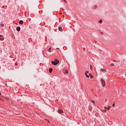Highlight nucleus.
<instances>
[{
	"label": "nucleus",
	"mask_w": 126,
	"mask_h": 126,
	"mask_svg": "<svg viewBox=\"0 0 126 126\" xmlns=\"http://www.w3.org/2000/svg\"><path fill=\"white\" fill-rule=\"evenodd\" d=\"M21 28H20V27H17L16 28V30L17 31H18V32H19V31H20Z\"/></svg>",
	"instance_id": "20e7f679"
},
{
	"label": "nucleus",
	"mask_w": 126,
	"mask_h": 126,
	"mask_svg": "<svg viewBox=\"0 0 126 126\" xmlns=\"http://www.w3.org/2000/svg\"><path fill=\"white\" fill-rule=\"evenodd\" d=\"M105 101H107V99H105Z\"/></svg>",
	"instance_id": "bb28decb"
},
{
	"label": "nucleus",
	"mask_w": 126,
	"mask_h": 126,
	"mask_svg": "<svg viewBox=\"0 0 126 126\" xmlns=\"http://www.w3.org/2000/svg\"><path fill=\"white\" fill-rule=\"evenodd\" d=\"M105 110H110V107H105Z\"/></svg>",
	"instance_id": "f8f14e48"
},
{
	"label": "nucleus",
	"mask_w": 126,
	"mask_h": 126,
	"mask_svg": "<svg viewBox=\"0 0 126 126\" xmlns=\"http://www.w3.org/2000/svg\"><path fill=\"white\" fill-rule=\"evenodd\" d=\"M92 103H95V101H94V100H92Z\"/></svg>",
	"instance_id": "aec40b11"
},
{
	"label": "nucleus",
	"mask_w": 126,
	"mask_h": 126,
	"mask_svg": "<svg viewBox=\"0 0 126 126\" xmlns=\"http://www.w3.org/2000/svg\"><path fill=\"white\" fill-rule=\"evenodd\" d=\"M99 23H100L102 24V20H100L99 21H98Z\"/></svg>",
	"instance_id": "dca6fc26"
},
{
	"label": "nucleus",
	"mask_w": 126,
	"mask_h": 126,
	"mask_svg": "<svg viewBox=\"0 0 126 126\" xmlns=\"http://www.w3.org/2000/svg\"><path fill=\"white\" fill-rule=\"evenodd\" d=\"M51 50H52L51 48H49L48 49V52H49L50 53H51L52 52Z\"/></svg>",
	"instance_id": "9b49d317"
},
{
	"label": "nucleus",
	"mask_w": 126,
	"mask_h": 126,
	"mask_svg": "<svg viewBox=\"0 0 126 126\" xmlns=\"http://www.w3.org/2000/svg\"><path fill=\"white\" fill-rule=\"evenodd\" d=\"M3 40H4L3 36L1 34H0V41H3Z\"/></svg>",
	"instance_id": "7ed1b4c3"
},
{
	"label": "nucleus",
	"mask_w": 126,
	"mask_h": 126,
	"mask_svg": "<svg viewBox=\"0 0 126 126\" xmlns=\"http://www.w3.org/2000/svg\"><path fill=\"white\" fill-rule=\"evenodd\" d=\"M52 63L53 65H57L60 63L59 60L55 59L54 61H52Z\"/></svg>",
	"instance_id": "f257e3e1"
},
{
	"label": "nucleus",
	"mask_w": 126,
	"mask_h": 126,
	"mask_svg": "<svg viewBox=\"0 0 126 126\" xmlns=\"http://www.w3.org/2000/svg\"><path fill=\"white\" fill-rule=\"evenodd\" d=\"M110 65L111 66H115V64L114 63H111Z\"/></svg>",
	"instance_id": "2eb2a0df"
},
{
	"label": "nucleus",
	"mask_w": 126,
	"mask_h": 126,
	"mask_svg": "<svg viewBox=\"0 0 126 126\" xmlns=\"http://www.w3.org/2000/svg\"><path fill=\"white\" fill-rule=\"evenodd\" d=\"M49 72L50 73H52V72L53 71V68H49Z\"/></svg>",
	"instance_id": "6e6552de"
},
{
	"label": "nucleus",
	"mask_w": 126,
	"mask_h": 126,
	"mask_svg": "<svg viewBox=\"0 0 126 126\" xmlns=\"http://www.w3.org/2000/svg\"><path fill=\"white\" fill-rule=\"evenodd\" d=\"M83 50L85 51V48H84V47L83 48Z\"/></svg>",
	"instance_id": "5701e85b"
},
{
	"label": "nucleus",
	"mask_w": 126,
	"mask_h": 126,
	"mask_svg": "<svg viewBox=\"0 0 126 126\" xmlns=\"http://www.w3.org/2000/svg\"><path fill=\"white\" fill-rule=\"evenodd\" d=\"M15 65H17V63H16L15 64Z\"/></svg>",
	"instance_id": "393cba45"
},
{
	"label": "nucleus",
	"mask_w": 126,
	"mask_h": 126,
	"mask_svg": "<svg viewBox=\"0 0 126 126\" xmlns=\"http://www.w3.org/2000/svg\"><path fill=\"white\" fill-rule=\"evenodd\" d=\"M89 75H90V76L91 79H92V78H93V76L92 75H91V74H90Z\"/></svg>",
	"instance_id": "ddd939ff"
},
{
	"label": "nucleus",
	"mask_w": 126,
	"mask_h": 126,
	"mask_svg": "<svg viewBox=\"0 0 126 126\" xmlns=\"http://www.w3.org/2000/svg\"><path fill=\"white\" fill-rule=\"evenodd\" d=\"M90 68H91V69L92 70V66H90Z\"/></svg>",
	"instance_id": "412c9836"
},
{
	"label": "nucleus",
	"mask_w": 126,
	"mask_h": 126,
	"mask_svg": "<svg viewBox=\"0 0 126 126\" xmlns=\"http://www.w3.org/2000/svg\"><path fill=\"white\" fill-rule=\"evenodd\" d=\"M85 72H86V74H87V73H89V71H86Z\"/></svg>",
	"instance_id": "6ab92c4d"
},
{
	"label": "nucleus",
	"mask_w": 126,
	"mask_h": 126,
	"mask_svg": "<svg viewBox=\"0 0 126 126\" xmlns=\"http://www.w3.org/2000/svg\"><path fill=\"white\" fill-rule=\"evenodd\" d=\"M101 71H105V70L104 69H101Z\"/></svg>",
	"instance_id": "a211bd4d"
},
{
	"label": "nucleus",
	"mask_w": 126,
	"mask_h": 126,
	"mask_svg": "<svg viewBox=\"0 0 126 126\" xmlns=\"http://www.w3.org/2000/svg\"><path fill=\"white\" fill-rule=\"evenodd\" d=\"M85 74L86 77H87V78H89V75H88L87 74H86V72H85Z\"/></svg>",
	"instance_id": "9d476101"
},
{
	"label": "nucleus",
	"mask_w": 126,
	"mask_h": 126,
	"mask_svg": "<svg viewBox=\"0 0 126 126\" xmlns=\"http://www.w3.org/2000/svg\"><path fill=\"white\" fill-rule=\"evenodd\" d=\"M101 83L102 84L103 87L106 85V84L105 83V81H104L103 79H101Z\"/></svg>",
	"instance_id": "f03ea898"
},
{
	"label": "nucleus",
	"mask_w": 126,
	"mask_h": 126,
	"mask_svg": "<svg viewBox=\"0 0 126 126\" xmlns=\"http://www.w3.org/2000/svg\"><path fill=\"white\" fill-rule=\"evenodd\" d=\"M23 23H24V22L23 20L19 21V24H23Z\"/></svg>",
	"instance_id": "423d86ee"
},
{
	"label": "nucleus",
	"mask_w": 126,
	"mask_h": 126,
	"mask_svg": "<svg viewBox=\"0 0 126 126\" xmlns=\"http://www.w3.org/2000/svg\"><path fill=\"white\" fill-rule=\"evenodd\" d=\"M60 49V48H57L56 49V50H58V49Z\"/></svg>",
	"instance_id": "a878e982"
},
{
	"label": "nucleus",
	"mask_w": 126,
	"mask_h": 126,
	"mask_svg": "<svg viewBox=\"0 0 126 126\" xmlns=\"http://www.w3.org/2000/svg\"><path fill=\"white\" fill-rule=\"evenodd\" d=\"M63 110L62 109H59L58 110V113H59V114H62V113H63Z\"/></svg>",
	"instance_id": "39448f33"
},
{
	"label": "nucleus",
	"mask_w": 126,
	"mask_h": 126,
	"mask_svg": "<svg viewBox=\"0 0 126 126\" xmlns=\"http://www.w3.org/2000/svg\"><path fill=\"white\" fill-rule=\"evenodd\" d=\"M0 95H1V93H0Z\"/></svg>",
	"instance_id": "c85d7f7f"
},
{
	"label": "nucleus",
	"mask_w": 126,
	"mask_h": 126,
	"mask_svg": "<svg viewBox=\"0 0 126 126\" xmlns=\"http://www.w3.org/2000/svg\"><path fill=\"white\" fill-rule=\"evenodd\" d=\"M114 63H116V60L113 61Z\"/></svg>",
	"instance_id": "b1692460"
},
{
	"label": "nucleus",
	"mask_w": 126,
	"mask_h": 126,
	"mask_svg": "<svg viewBox=\"0 0 126 126\" xmlns=\"http://www.w3.org/2000/svg\"><path fill=\"white\" fill-rule=\"evenodd\" d=\"M58 29L59 31H63V28L62 27H59Z\"/></svg>",
	"instance_id": "1a4fd4ad"
},
{
	"label": "nucleus",
	"mask_w": 126,
	"mask_h": 126,
	"mask_svg": "<svg viewBox=\"0 0 126 126\" xmlns=\"http://www.w3.org/2000/svg\"><path fill=\"white\" fill-rule=\"evenodd\" d=\"M97 5H95L94 7V8L95 9H96V8H97Z\"/></svg>",
	"instance_id": "f3484780"
},
{
	"label": "nucleus",
	"mask_w": 126,
	"mask_h": 126,
	"mask_svg": "<svg viewBox=\"0 0 126 126\" xmlns=\"http://www.w3.org/2000/svg\"><path fill=\"white\" fill-rule=\"evenodd\" d=\"M65 73H68V71L67 70H65V71L64 72Z\"/></svg>",
	"instance_id": "4468645a"
},
{
	"label": "nucleus",
	"mask_w": 126,
	"mask_h": 126,
	"mask_svg": "<svg viewBox=\"0 0 126 126\" xmlns=\"http://www.w3.org/2000/svg\"><path fill=\"white\" fill-rule=\"evenodd\" d=\"M0 26H1V27H3V26H4V24L2 23V22H1Z\"/></svg>",
	"instance_id": "0eeeda50"
},
{
	"label": "nucleus",
	"mask_w": 126,
	"mask_h": 126,
	"mask_svg": "<svg viewBox=\"0 0 126 126\" xmlns=\"http://www.w3.org/2000/svg\"><path fill=\"white\" fill-rule=\"evenodd\" d=\"M112 106H113V107H115V103H113V104H112Z\"/></svg>",
	"instance_id": "4be33fe9"
},
{
	"label": "nucleus",
	"mask_w": 126,
	"mask_h": 126,
	"mask_svg": "<svg viewBox=\"0 0 126 126\" xmlns=\"http://www.w3.org/2000/svg\"><path fill=\"white\" fill-rule=\"evenodd\" d=\"M64 1H65V0H63Z\"/></svg>",
	"instance_id": "cd10ccee"
}]
</instances>
